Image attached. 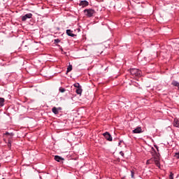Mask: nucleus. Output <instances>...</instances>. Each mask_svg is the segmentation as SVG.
<instances>
[{"instance_id": "f03ea898", "label": "nucleus", "mask_w": 179, "mask_h": 179, "mask_svg": "<svg viewBox=\"0 0 179 179\" xmlns=\"http://www.w3.org/2000/svg\"><path fill=\"white\" fill-rule=\"evenodd\" d=\"M84 13L87 17H92V16L96 13V11L94 9L89 8L84 10Z\"/></svg>"}, {"instance_id": "393cba45", "label": "nucleus", "mask_w": 179, "mask_h": 179, "mask_svg": "<svg viewBox=\"0 0 179 179\" xmlns=\"http://www.w3.org/2000/svg\"><path fill=\"white\" fill-rule=\"evenodd\" d=\"M60 92H61V93H64V92H65V90H61Z\"/></svg>"}, {"instance_id": "2eb2a0df", "label": "nucleus", "mask_w": 179, "mask_h": 179, "mask_svg": "<svg viewBox=\"0 0 179 179\" xmlns=\"http://www.w3.org/2000/svg\"><path fill=\"white\" fill-rule=\"evenodd\" d=\"M169 179H174V173L173 172L170 173Z\"/></svg>"}, {"instance_id": "7ed1b4c3", "label": "nucleus", "mask_w": 179, "mask_h": 179, "mask_svg": "<svg viewBox=\"0 0 179 179\" xmlns=\"http://www.w3.org/2000/svg\"><path fill=\"white\" fill-rule=\"evenodd\" d=\"M103 136L106 139V141H108L109 142H111L113 141V136H111V134H110L108 131L103 133Z\"/></svg>"}, {"instance_id": "f8f14e48", "label": "nucleus", "mask_w": 179, "mask_h": 179, "mask_svg": "<svg viewBox=\"0 0 179 179\" xmlns=\"http://www.w3.org/2000/svg\"><path fill=\"white\" fill-rule=\"evenodd\" d=\"M52 112L55 115L58 114L59 113L58 109L56 107H53L52 108Z\"/></svg>"}, {"instance_id": "6ab92c4d", "label": "nucleus", "mask_w": 179, "mask_h": 179, "mask_svg": "<svg viewBox=\"0 0 179 179\" xmlns=\"http://www.w3.org/2000/svg\"><path fill=\"white\" fill-rule=\"evenodd\" d=\"M131 178H134V173L132 171H131Z\"/></svg>"}, {"instance_id": "423d86ee", "label": "nucleus", "mask_w": 179, "mask_h": 179, "mask_svg": "<svg viewBox=\"0 0 179 179\" xmlns=\"http://www.w3.org/2000/svg\"><path fill=\"white\" fill-rule=\"evenodd\" d=\"M79 6H82V8H86V6H89V2L86 0L80 1Z\"/></svg>"}, {"instance_id": "a878e982", "label": "nucleus", "mask_w": 179, "mask_h": 179, "mask_svg": "<svg viewBox=\"0 0 179 179\" xmlns=\"http://www.w3.org/2000/svg\"><path fill=\"white\" fill-rule=\"evenodd\" d=\"M8 146H10V144H8Z\"/></svg>"}, {"instance_id": "39448f33", "label": "nucleus", "mask_w": 179, "mask_h": 179, "mask_svg": "<svg viewBox=\"0 0 179 179\" xmlns=\"http://www.w3.org/2000/svg\"><path fill=\"white\" fill-rule=\"evenodd\" d=\"M32 16H33V14L31 13L26 14L25 15L22 16V22H26L27 19H31Z\"/></svg>"}, {"instance_id": "9d476101", "label": "nucleus", "mask_w": 179, "mask_h": 179, "mask_svg": "<svg viewBox=\"0 0 179 179\" xmlns=\"http://www.w3.org/2000/svg\"><path fill=\"white\" fill-rule=\"evenodd\" d=\"M173 127H176V128H179V120H178V119H175L174 120Z\"/></svg>"}, {"instance_id": "dca6fc26", "label": "nucleus", "mask_w": 179, "mask_h": 179, "mask_svg": "<svg viewBox=\"0 0 179 179\" xmlns=\"http://www.w3.org/2000/svg\"><path fill=\"white\" fill-rule=\"evenodd\" d=\"M149 160H150V164H152V163L155 162V157L153 158L150 159Z\"/></svg>"}, {"instance_id": "b1692460", "label": "nucleus", "mask_w": 179, "mask_h": 179, "mask_svg": "<svg viewBox=\"0 0 179 179\" xmlns=\"http://www.w3.org/2000/svg\"><path fill=\"white\" fill-rule=\"evenodd\" d=\"M57 111H59V110H62V108H57Z\"/></svg>"}, {"instance_id": "9b49d317", "label": "nucleus", "mask_w": 179, "mask_h": 179, "mask_svg": "<svg viewBox=\"0 0 179 179\" xmlns=\"http://www.w3.org/2000/svg\"><path fill=\"white\" fill-rule=\"evenodd\" d=\"M55 160H56V162H62L64 160V158H62L58 155H55Z\"/></svg>"}, {"instance_id": "ddd939ff", "label": "nucleus", "mask_w": 179, "mask_h": 179, "mask_svg": "<svg viewBox=\"0 0 179 179\" xmlns=\"http://www.w3.org/2000/svg\"><path fill=\"white\" fill-rule=\"evenodd\" d=\"M4 103H5V99H3V98H0V106H1V107H3Z\"/></svg>"}, {"instance_id": "20e7f679", "label": "nucleus", "mask_w": 179, "mask_h": 179, "mask_svg": "<svg viewBox=\"0 0 179 179\" xmlns=\"http://www.w3.org/2000/svg\"><path fill=\"white\" fill-rule=\"evenodd\" d=\"M71 90H82V86L79 83H75L71 87Z\"/></svg>"}, {"instance_id": "bb28decb", "label": "nucleus", "mask_w": 179, "mask_h": 179, "mask_svg": "<svg viewBox=\"0 0 179 179\" xmlns=\"http://www.w3.org/2000/svg\"><path fill=\"white\" fill-rule=\"evenodd\" d=\"M2 179H5V178H2Z\"/></svg>"}, {"instance_id": "a211bd4d", "label": "nucleus", "mask_w": 179, "mask_h": 179, "mask_svg": "<svg viewBox=\"0 0 179 179\" xmlns=\"http://www.w3.org/2000/svg\"><path fill=\"white\" fill-rule=\"evenodd\" d=\"M59 39H55V43H59Z\"/></svg>"}, {"instance_id": "4be33fe9", "label": "nucleus", "mask_w": 179, "mask_h": 179, "mask_svg": "<svg viewBox=\"0 0 179 179\" xmlns=\"http://www.w3.org/2000/svg\"><path fill=\"white\" fill-rule=\"evenodd\" d=\"M6 135H10L9 132H6ZM10 135H13V134L11 133Z\"/></svg>"}, {"instance_id": "f257e3e1", "label": "nucleus", "mask_w": 179, "mask_h": 179, "mask_svg": "<svg viewBox=\"0 0 179 179\" xmlns=\"http://www.w3.org/2000/svg\"><path fill=\"white\" fill-rule=\"evenodd\" d=\"M130 73L132 78H135L136 76H141L142 75V71L137 69H131Z\"/></svg>"}, {"instance_id": "4468645a", "label": "nucleus", "mask_w": 179, "mask_h": 179, "mask_svg": "<svg viewBox=\"0 0 179 179\" xmlns=\"http://www.w3.org/2000/svg\"><path fill=\"white\" fill-rule=\"evenodd\" d=\"M71 71H72V65H70V66L67 68L66 73L71 72Z\"/></svg>"}, {"instance_id": "412c9836", "label": "nucleus", "mask_w": 179, "mask_h": 179, "mask_svg": "<svg viewBox=\"0 0 179 179\" xmlns=\"http://www.w3.org/2000/svg\"><path fill=\"white\" fill-rule=\"evenodd\" d=\"M120 153L121 156L124 157V153L122 152V151H121Z\"/></svg>"}, {"instance_id": "1a4fd4ad", "label": "nucleus", "mask_w": 179, "mask_h": 179, "mask_svg": "<svg viewBox=\"0 0 179 179\" xmlns=\"http://www.w3.org/2000/svg\"><path fill=\"white\" fill-rule=\"evenodd\" d=\"M132 134H142V128L137 127L132 131Z\"/></svg>"}, {"instance_id": "aec40b11", "label": "nucleus", "mask_w": 179, "mask_h": 179, "mask_svg": "<svg viewBox=\"0 0 179 179\" xmlns=\"http://www.w3.org/2000/svg\"><path fill=\"white\" fill-rule=\"evenodd\" d=\"M146 164H150V161L149 159L147 160Z\"/></svg>"}, {"instance_id": "0eeeda50", "label": "nucleus", "mask_w": 179, "mask_h": 179, "mask_svg": "<svg viewBox=\"0 0 179 179\" xmlns=\"http://www.w3.org/2000/svg\"><path fill=\"white\" fill-rule=\"evenodd\" d=\"M160 158H159V155H157L156 157H155V161L154 163L156 164L157 167H160Z\"/></svg>"}, {"instance_id": "f3484780", "label": "nucleus", "mask_w": 179, "mask_h": 179, "mask_svg": "<svg viewBox=\"0 0 179 179\" xmlns=\"http://www.w3.org/2000/svg\"><path fill=\"white\" fill-rule=\"evenodd\" d=\"M76 92L77 93V94H82V90H76Z\"/></svg>"}, {"instance_id": "5701e85b", "label": "nucleus", "mask_w": 179, "mask_h": 179, "mask_svg": "<svg viewBox=\"0 0 179 179\" xmlns=\"http://www.w3.org/2000/svg\"><path fill=\"white\" fill-rule=\"evenodd\" d=\"M59 90H65V89H64V88H62V87H60V88L59 89Z\"/></svg>"}, {"instance_id": "6e6552de", "label": "nucleus", "mask_w": 179, "mask_h": 179, "mask_svg": "<svg viewBox=\"0 0 179 179\" xmlns=\"http://www.w3.org/2000/svg\"><path fill=\"white\" fill-rule=\"evenodd\" d=\"M66 33L67 36H69L70 37H75V36H76V34H73V31H72L71 29H67L66 31Z\"/></svg>"}]
</instances>
